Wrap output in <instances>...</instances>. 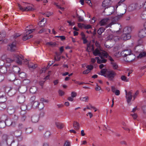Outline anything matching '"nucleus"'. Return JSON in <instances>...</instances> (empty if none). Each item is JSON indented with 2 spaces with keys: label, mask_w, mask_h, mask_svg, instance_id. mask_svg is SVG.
I'll return each instance as SVG.
<instances>
[{
  "label": "nucleus",
  "mask_w": 146,
  "mask_h": 146,
  "mask_svg": "<svg viewBox=\"0 0 146 146\" xmlns=\"http://www.w3.org/2000/svg\"><path fill=\"white\" fill-rule=\"evenodd\" d=\"M94 46L93 44H92L90 43L87 44V50L88 51L90 52L91 50L94 51Z\"/></svg>",
  "instance_id": "obj_20"
},
{
  "label": "nucleus",
  "mask_w": 146,
  "mask_h": 146,
  "mask_svg": "<svg viewBox=\"0 0 146 146\" xmlns=\"http://www.w3.org/2000/svg\"><path fill=\"white\" fill-rule=\"evenodd\" d=\"M146 56V53L145 52H143L140 53L138 56V58H141L142 57H144Z\"/></svg>",
  "instance_id": "obj_48"
},
{
  "label": "nucleus",
  "mask_w": 146,
  "mask_h": 146,
  "mask_svg": "<svg viewBox=\"0 0 146 146\" xmlns=\"http://www.w3.org/2000/svg\"><path fill=\"white\" fill-rule=\"evenodd\" d=\"M18 144V143L17 141H15L12 138L11 139H9L7 145H10L11 146H17Z\"/></svg>",
  "instance_id": "obj_14"
},
{
  "label": "nucleus",
  "mask_w": 146,
  "mask_h": 146,
  "mask_svg": "<svg viewBox=\"0 0 146 146\" xmlns=\"http://www.w3.org/2000/svg\"><path fill=\"white\" fill-rule=\"evenodd\" d=\"M13 84L16 86H19L21 84V81L19 79L14 80L13 81Z\"/></svg>",
  "instance_id": "obj_36"
},
{
  "label": "nucleus",
  "mask_w": 146,
  "mask_h": 146,
  "mask_svg": "<svg viewBox=\"0 0 146 146\" xmlns=\"http://www.w3.org/2000/svg\"><path fill=\"white\" fill-rule=\"evenodd\" d=\"M16 137L18 141H22L23 138V137L22 135L17 137Z\"/></svg>",
  "instance_id": "obj_61"
},
{
  "label": "nucleus",
  "mask_w": 146,
  "mask_h": 146,
  "mask_svg": "<svg viewBox=\"0 0 146 146\" xmlns=\"http://www.w3.org/2000/svg\"><path fill=\"white\" fill-rule=\"evenodd\" d=\"M70 142L68 141H66L64 143V146H70Z\"/></svg>",
  "instance_id": "obj_62"
},
{
  "label": "nucleus",
  "mask_w": 146,
  "mask_h": 146,
  "mask_svg": "<svg viewBox=\"0 0 146 146\" xmlns=\"http://www.w3.org/2000/svg\"><path fill=\"white\" fill-rule=\"evenodd\" d=\"M131 31V29L130 27H126L123 29V34H130Z\"/></svg>",
  "instance_id": "obj_18"
},
{
  "label": "nucleus",
  "mask_w": 146,
  "mask_h": 146,
  "mask_svg": "<svg viewBox=\"0 0 146 146\" xmlns=\"http://www.w3.org/2000/svg\"><path fill=\"white\" fill-rule=\"evenodd\" d=\"M7 100V97L3 92H0V102L3 103Z\"/></svg>",
  "instance_id": "obj_10"
},
{
  "label": "nucleus",
  "mask_w": 146,
  "mask_h": 146,
  "mask_svg": "<svg viewBox=\"0 0 146 146\" xmlns=\"http://www.w3.org/2000/svg\"><path fill=\"white\" fill-rule=\"evenodd\" d=\"M138 36L141 38H143L146 36V29L141 30L139 33Z\"/></svg>",
  "instance_id": "obj_13"
},
{
  "label": "nucleus",
  "mask_w": 146,
  "mask_h": 146,
  "mask_svg": "<svg viewBox=\"0 0 146 146\" xmlns=\"http://www.w3.org/2000/svg\"><path fill=\"white\" fill-rule=\"evenodd\" d=\"M121 79L123 80L126 82H128V79L125 76H122L121 77Z\"/></svg>",
  "instance_id": "obj_52"
},
{
  "label": "nucleus",
  "mask_w": 146,
  "mask_h": 146,
  "mask_svg": "<svg viewBox=\"0 0 146 146\" xmlns=\"http://www.w3.org/2000/svg\"><path fill=\"white\" fill-rule=\"evenodd\" d=\"M7 111L8 113L9 114L12 115L14 113L15 111V110L13 107H12L11 106H10L8 107Z\"/></svg>",
  "instance_id": "obj_22"
},
{
  "label": "nucleus",
  "mask_w": 146,
  "mask_h": 146,
  "mask_svg": "<svg viewBox=\"0 0 146 146\" xmlns=\"http://www.w3.org/2000/svg\"><path fill=\"white\" fill-rule=\"evenodd\" d=\"M116 73L113 70H109L107 72L106 77L110 81H113Z\"/></svg>",
  "instance_id": "obj_2"
},
{
  "label": "nucleus",
  "mask_w": 146,
  "mask_h": 146,
  "mask_svg": "<svg viewBox=\"0 0 146 146\" xmlns=\"http://www.w3.org/2000/svg\"><path fill=\"white\" fill-rule=\"evenodd\" d=\"M73 127L75 130H79L80 127L79 123L76 121H74L73 123Z\"/></svg>",
  "instance_id": "obj_25"
},
{
  "label": "nucleus",
  "mask_w": 146,
  "mask_h": 146,
  "mask_svg": "<svg viewBox=\"0 0 146 146\" xmlns=\"http://www.w3.org/2000/svg\"><path fill=\"white\" fill-rule=\"evenodd\" d=\"M84 27L85 29H89L92 28L91 25H84Z\"/></svg>",
  "instance_id": "obj_58"
},
{
  "label": "nucleus",
  "mask_w": 146,
  "mask_h": 146,
  "mask_svg": "<svg viewBox=\"0 0 146 146\" xmlns=\"http://www.w3.org/2000/svg\"><path fill=\"white\" fill-rule=\"evenodd\" d=\"M89 98L88 96L81 98H80V99L81 101L85 102H88L89 100Z\"/></svg>",
  "instance_id": "obj_46"
},
{
  "label": "nucleus",
  "mask_w": 146,
  "mask_h": 146,
  "mask_svg": "<svg viewBox=\"0 0 146 146\" xmlns=\"http://www.w3.org/2000/svg\"><path fill=\"white\" fill-rule=\"evenodd\" d=\"M141 17L143 19L146 18V10H144L142 13Z\"/></svg>",
  "instance_id": "obj_50"
},
{
  "label": "nucleus",
  "mask_w": 146,
  "mask_h": 146,
  "mask_svg": "<svg viewBox=\"0 0 146 146\" xmlns=\"http://www.w3.org/2000/svg\"><path fill=\"white\" fill-rule=\"evenodd\" d=\"M101 56H102L103 58L104 57H106V58L108 56V54L106 52V53H103V52H101Z\"/></svg>",
  "instance_id": "obj_63"
},
{
  "label": "nucleus",
  "mask_w": 146,
  "mask_h": 146,
  "mask_svg": "<svg viewBox=\"0 0 146 146\" xmlns=\"http://www.w3.org/2000/svg\"><path fill=\"white\" fill-rule=\"evenodd\" d=\"M131 38V35L129 34H123L121 36V39L125 40L129 39Z\"/></svg>",
  "instance_id": "obj_16"
},
{
  "label": "nucleus",
  "mask_w": 146,
  "mask_h": 146,
  "mask_svg": "<svg viewBox=\"0 0 146 146\" xmlns=\"http://www.w3.org/2000/svg\"><path fill=\"white\" fill-rule=\"evenodd\" d=\"M46 45H49L53 47L56 45V43L55 42H48L46 43Z\"/></svg>",
  "instance_id": "obj_49"
},
{
  "label": "nucleus",
  "mask_w": 146,
  "mask_h": 146,
  "mask_svg": "<svg viewBox=\"0 0 146 146\" xmlns=\"http://www.w3.org/2000/svg\"><path fill=\"white\" fill-rule=\"evenodd\" d=\"M53 4L55 5L58 8L60 9L62 11H64V8L60 7V5L58 4L57 3L54 2L53 3Z\"/></svg>",
  "instance_id": "obj_51"
},
{
  "label": "nucleus",
  "mask_w": 146,
  "mask_h": 146,
  "mask_svg": "<svg viewBox=\"0 0 146 146\" xmlns=\"http://www.w3.org/2000/svg\"><path fill=\"white\" fill-rule=\"evenodd\" d=\"M22 131L20 130H17L14 132V135L16 137L22 135Z\"/></svg>",
  "instance_id": "obj_32"
},
{
  "label": "nucleus",
  "mask_w": 146,
  "mask_h": 146,
  "mask_svg": "<svg viewBox=\"0 0 146 146\" xmlns=\"http://www.w3.org/2000/svg\"><path fill=\"white\" fill-rule=\"evenodd\" d=\"M17 100L19 103H22L25 101V96L21 94L18 96Z\"/></svg>",
  "instance_id": "obj_12"
},
{
  "label": "nucleus",
  "mask_w": 146,
  "mask_h": 146,
  "mask_svg": "<svg viewBox=\"0 0 146 146\" xmlns=\"http://www.w3.org/2000/svg\"><path fill=\"white\" fill-rule=\"evenodd\" d=\"M125 91L126 94L125 97L127 99V103H129L131 102L132 98V93L131 91H129L127 93L126 90H125Z\"/></svg>",
  "instance_id": "obj_8"
},
{
  "label": "nucleus",
  "mask_w": 146,
  "mask_h": 146,
  "mask_svg": "<svg viewBox=\"0 0 146 146\" xmlns=\"http://www.w3.org/2000/svg\"><path fill=\"white\" fill-rule=\"evenodd\" d=\"M101 48H97L95 50L92 51L94 55L95 56H101Z\"/></svg>",
  "instance_id": "obj_17"
},
{
  "label": "nucleus",
  "mask_w": 146,
  "mask_h": 146,
  "mask_svg": "<svg viewBox=\"0 0 146 146\" xmlns=\"http://www.w3.org/2000/svg\"><path fill=\"white\" fill-rule=\"evenodd\" d=\"M17 43L16 40L13 41L8 45V49L11 52L15 51L17 49Z\"/></svg>",
  "instance_id": "obj_6"
},
{
  "label": "nucleus",
  "mask_w": 146,
  "mask_h": 146,
  "mask_svg": "<svg viewBox=\"0 0 146 146\" xmlns=\"http://www.w3.org/2000/svg\"><path fill=\"white\" fill-rule=\"evenodd\" d=\"M0 38L3 39L4 38H5L6 36V33L5 32H3L1 34H0Z\"/></svg>",
  "instance_id": "obj_57"
},
{
  "label": "nucleus",
  "mask_w": 146,
  "mask_h": 146,
  "mask_svg": "<svg viewBox=\"0 0 146 146\" xmlns=\"http://www.w3.org/2000/svg\"><path fill=\"white\" fill-rule=\"evenodd\" d=\"M18 6L19 9L22 11H33L34 10L33 8L30 6H28L24 8L19 4H18Z\"/></svg>",
  "instance_id": "obj_7"
},
{
  "label": "nucleus",
  "mask_w": 146,
  "mask_h": 146,
  "mask_svg": "<svg viewBox=\"0 0 146 146\" xmlns=\"http://www.w3.org/2000/svg\"><path fill=\"white\" fill-rule=\"evenodd\" d=\"M33 131V129L31 127H29L26 129V133L27 134L31 133Z\"/></svg>",
  "instance_id": "obj_45"
},
{
  "label": "nucleus",
  "mask_w": 146,
  "mask_h": 146,
  "mask_svg": "<svg viewBox=\"0 0 146 146\" xmlns=\"http://www.w3.org/2000/svg\"><path fill=\"white\" fill-rule=\"evenodd\" d=\"M5 121L1 120L0 121V128L2 129L4 128L5 127Z\"/></svg>",
  "instance_id": "obj_41"
},
{
  "label": "nucleus",
  "mask_w": 146,
  "mask_h": 146,
  "mask_svg": "<svg viewBox=\"0 0 146 146\" xmlns=\"http://www.w3.org/2000/svg\"><path fill=\"white\" fill-rule=\"evenodd\" d=\"M39 119V116L38 115H34L31 117V120L33 122L36 123L37 122Z\"/></svg>",
  "instance_id": "obj_21"
},
{
  "label": "nucleus",
  "mask_w": 146,
  "mask_h": 146,
  "mask_svg": "<svg viewBox=\"0 0 146 146\" xmlns=\"http://www.w3.org/2000/svg\"><path fill=\"white\" fill-rule=\"evenodd\" d=\"M108 71L106 69L104 68L102 69L101 70L100 73H99L98 74L106 77L107 72Z\"/></svg>",
  "instance_id": "obj_27"
},
{
  "label": "nucleus",
  "mask_w": 146,
  "mask_h": 146,
  "mask_svg": "<svg viewBox=\"0 0 146 146\" xmlns=\"http://www.w3.org/2000/svg\"><path fill=\"white\" fill-rule=\"evenodd\" d=\"M31 104L32 107L33 108L35 109L38 108L39 109H41L42 108H41L39 107V106L43 105V103L41 102V103H39L37 101H35L34 102H33L31 103Z\"/></svg>",
  "instance_id": "obj_11"
},
{
  "label": "nucleus",
  "mask_w": 146,
  "mask_h": 146,
  "mask_svg": "<svg viewBox=\"0 0 146 146\" xmlns=\"http://www.w3.org/2000/svg\"><path fill=\"white\" fill-rule=\"evenodd\" d=\"M137 4H133L131 5L128 7V8L130 11L134 10L136 8Z\"/></svg>",
  "instance_id": "obj_28"
},
{
  "label": "nucleus",
  "mask_w": 146,
  "mask_h": 146,
  "mask_svg": "<svg viewBox=\"0 0 146 146\" xmlns=\"http://www.w3.org/2000/svg\"><path fill=\"white\" fill-rule=\"evenodd\" d=\"M14 60L16 61L17 63L19 64H22V61L24 60V57L22 55H19L16 54L13 55Z\"/></svg>",
  "instance_id": "obj_4"
},
{
  "label": "nucleus",
  "mask_w": 146,
  "mask_h": 146,
  "mask_svg": "<svg viewBox=\"0 0 146 146\" xmlns=\"http://www.w3.org/2000/svg\"><path fill=\"white\" fill-rule=\"evenodd\" d=\"M56 55L54 57V59L55 60L59 61V60L61 58V57L60 56L61 54H60L57 52H56Z\"/></svg>",
  "instance_id": "obj_35"
},
{
  "label": "nucleus",
  "mask_w": 146,
  "mask_h": 146,
  "mask_svg": "<svg viewBox=\"0 0 146 146\" xmlns=\"http://www.w3.org/2000/svg\"><path fill=\"white\" fill-rule=\"evenodd\" d=\"M108 40H112L113 39H114V40H115L116 39H117L118 40L119 39L118 37L116 36L114 37L112 35H110L109 36H108Z\"/></svg>",
  "instance_id": "obj_37"
},
{
  "label": "nucleus",
  "mask_w": 146,
  "mask_h": 146,
  "mask_svg": "<svg viewBox=\"0 0 146 146\" xmlns=\"http://www.w3.org/2000/svg\"><path fill=\"white\" fill-rule=\"evenodd\" d=\"M7 77L9 80L11 81H13L16 79V77L15 74L13 73L8 74Z\"/></svg>",
  "instance_id": "obj_19"
},
{
  "label": "nucleus",
  "mask_w": 146,
  "mask_h": 146,
  "mask_svg": "<svg viewBox=\"0 0 146 146\" xmlns=\"http://www.w3.org/2000/svg\"><path fill=\"white\" fill-rule=\"evenodd\" d=\"M50 62H51V61H49L48 63V66L46 67H45L46 70L48 69L49 68L50 66H51L54 63V61H52L51 62L52 63L51 64L50 63Z\"/></svg>",
  "instance_id": "obj_54"
},
{
  "label": "nucleus",
  "mask_w": 146,
  "mask_h": 146,
  "mask_svg": "<svg viewBox=\"0 0 146 146\" xmlns=\"http://www.w3.org/2000/svg\"><path fill=\"white\" fill-rule=\"evenodd\" d=\"M27 63L28 64V67L30 68L35 69L37 67V65L36 64H35L31 62L29 63V62H28Z\"/></svg>",
  "instance_id": "obj_29"
},
{
  "label": "nucleus",
  "mask_w": 146,
  "mask_h": 146,
  "mask_svg": "<svg viewBox=\"0 0 146 146\" xmlns=\"http://www.w3.org/2000/svg\"><path fill=\"white\" fill-rule=\"evenodd\" d=\"M121 54L124 57H126V60L127 61H131L134 59L131 56H134L131 53L130 50L128 49L124 50L121 52Z\"/></svg>",
  "instance_id": "obj_1"
},
{
  "label": "nucleus",
  "mask_w": 146,
  "mask_h": 146,
  "mask_svg": "<svg viewBox=\"0 0 146 146\" xmlns=\"http://www.w3.org/2000/svg\"><path fill=\"white\" fill-rule=\"evenodd\" d=\"M5 91L9 96H12L15 94L17 90L14 88L7 86L5 88Z\"/></svg>",
  "instance_id": "obj_3"
},
{
  "label": "nucleus",
  "mask_w": 146,
  "mask_h": 146,
  "mask_svg": "<svg viewBox=\"0 0 146 146\" xmlns=\"http://www.w3.org/2000/svg\"><path fill=\"white\" fill-rule=\"evenodd\" d=\"M9 139H11V138H10L7 135L4 134L2 136L1 142L7 145Z\"/></svg>",
  "instance_id": "obj_9"
},
{
  "label": "nucleus",
  "mask_w": 146,
  "mask_h": 146,
  "mask_svg": "<svg viewBox=\"0 0 146 146\" xmlns=\"http://www.w3.org/2000/svg\"><path fill=\"white\" fill-rule=\"evenodd\" d=\"M36 91V88L35 86H33L31 87L30 89L29 90L30 92L33 94L35 93Z\"/></svg>",
  "instance_id": "obj_33"
},
{
  "label": "nucleus",
  "mask_w": 146,
  "mask_h": 146,
  "mask_svg": "<svg viewBox=\"0 0 146 146\" xmlns=\"http://www.w3.org/2000/svg\"><path fill=\"white\" fill-rule=\"evenodd\" d=\"M108 20V19L107 18L104 19L102 20L100 22V26H103L106 24Z\"/></svg>",
  "instance_id": "obj_31"
},
{
  "label": "nucleus",
  "mask_w": 146,
  "mask_h": 146,
  "mask_svg": "<svg viewBox=\"0 0 146 146\" xmlns=\"http://www.w3.org/2000/svg\"><path fill=\"white\" fill-rule=\"evenodd\" d=\"M8 68L5 66H3L0 68V72L3 74H5L7 71Z\"/></svg>",
  "instance_id": "obj_24"
},
{
  "label": "nucleus",
  "mask_w": 146,
  "mask_h": 146,
  "mask_svg": "<svg viewBox=\"0 0 146 146\" xmlns=\"http://www.w3.org/2000/svg\"><path fill=\"white\" fill-rule=\"evenodd\" d=\"M44 18L43 19L38 23V24L40 26V27H44L45 25V23H46V21L44 22Z\"/></svg>",
  "instance_id": "obj_30"
},
{
  "label": "nucleus",
  "mask_w": 146,
  "mask_h": 146,
  "mask_svg": "<svg viewBox=\"0 0 146 146\" xmlns=\"http://www.w3.org/2000/svg\"><path fill=\"white\" fill-rule=\"evenodd\" d=\"M139 94V92L138 91H137L135 93V94L133 96V100H134L135 98H136L137 96Z\"/></svg>",
  "instance_id": "obj_60"
},
{
  "label": "nucleus",
  "mask_w": 146,
  "mask_h": 146,
  "mask_svg": "<svg viewBox=\"0 0 146 146\" xmlns=\"http://www.w3.org/2000/svg\"><path fill=\"white\" fill-rule=\"evenodd\" d=\"M5 125L10 126L11 125L12 123L10 119H6L5 121Z\"/></svg>",
  "instance_id": "obj_39"
},
{
  "label": "nucleus",
  "mask_w": 146,
  "mask_h": 146,
  "mask_svg": "<svg viewBox=\"0 0 146 146\" xmlns=\"http://www.w3.org/2000/svg\"><path fill=\"white\" fill-rule=\"evenodd\" d=\"M111 4V3L110 0H105L103 1L102 4V6L103 7L106 8L104 12L106 13L105 11H110V8H108L110 6Z\"/></svg>",
  "instance_id": "obj_5"
},
{
  "label": "nucleus",
  "mask_w": 146,
  "mask_h": 146,
  "mask_svg": "<svg viewBox=\"0 0 146 146\" xmlns=\"http://www.w3.org/2000/svg\"><path fill=\"white\" fill-rule=\"evenodd\" d=\"M18 90L20 93H24L27 90V87L25 85H22L19 87Z\"/></svg>",
  "instance_id": "obj_15"
},
{
  "label": "nucleus",
  "mask_w": 146,
  "mask_h": 146,
  "mask_svg": "<svg viewBox=\"0 0 146 146\" xmlns=\"http://www.w3.org/2000/svg\"><path fill=\"white\" fill-rule=\"evenodd\" d=\"M56 125L58 129H61L63 128V125L60 123L56 122Z\"/></svg>",
  "instance_id": "obj_44"
},
{
  "label": "nucleus",
  "mask_w": 146,
  "mask_h": 146,
  "mask_svg": "<svg viewBox=\"0 0 146 146\" xmlns=\"http://www.w3.org/2000/svg\"><path fill=\"white\" fill-rule=\"evenodd\" d=\"M18 74L19 77L22 78H23L25 76V74L24 72H20Z\"/></svg>",
  "instance_id": "obj_55"
},
{
  "label": "nucleus",
  "mask_w": 146,
  "mask_h": 146,
  "mask_svg": "<svg viewBox=\"0 0 146 146\" xmlns=\"http://www.w3.org/2000/svg\"><path fill=\"white\" fill-rule=\"evenodd\" d=\"M77 93L74 92H72L71 93V96L72 97L74 98L76 96Z\"/></svg>",
  "instance_id": "obj_64"
},
{
  "label": "nucleus",
  "mask_w": 146,
  "mask_h": 146,
  "mask_svg": "<svg viewBox=\"0 0 146 146\" xmlns=\"http://www.w3.org/2000/svg\"><path fill=\"white\" fill-rule=\"evenodd\" d=\"M105 30V29L103 27H101L97 31V33L99 35H101Z\"/></svg>",
  "instance_id": "obj_40"
},
{
  "label": "nucleus",
  "mask_w": 146,
  "mask_h": 146,
  "mask_svg": "<svg viewBox=\"0 0 146 146\" xmlns=\"http://www.w3.org/2000/svg\"><path fill=\"white\" fill-rule=\"evenodd\" d=\"M27 35V34L24 35L22 38L23 40H26L32 37L33 36V35H30L28 36Z\"/></svg>",
  "instance_id": "obj_34"
},
{
  "label": "nucleus",
  "mask_w": 146,
  "mask_h": 146,
  "mask_svg": "<svg viewBox=\"0 0 146 146\" xmlns=\"http://www.w3.org/2000/svg\"><path fill=\"white\" fill-rule=\"evenodd\" d=\"M51 135L50 132L48 131H46L44 135V137L45 139H47L50 137Z\"/></svg>",
  "instance_id": "obj_38"
},
{
  "label": "nucleus",
  "mask_w": 146,
  "mask_h": 146,
  "mask_svg": "<svg viewBox=\"0 0 146 146\" xmlns=\"http://www.w3.org/2000/svg\"><path fill=\"white\" fill-rule=\"evenodd\" d=\"M12 118L14 121L15 122L17 121L18 119V116L16 115H14L12 116Z\"/></svg>",
  "instance_id": "obj_59"
},
{
  "label": "nucleus",
  "mask_w": 146,
  "mask_h": 146,
  "mask_svg": "<svg viewBox=\"0 0 146 146\" xmlns=\"http://www.w3.org/2000/svg\"><path fill=\"white\" fill-rule=\"evenodd\" d=\"M6 107V105L4 102L0 104V109L1 110L5 109Z\"/></svg>",
  "instance_id": "obj_43"
},
{
  "label": "nucleus",
  "mask_w": 146,
  "mask_h": 146,
  "mask_svg": "<svg viewBox=\"0 0 146 146\" xmlns=\"http://www.w3.org/2000/svg\"><path fill=\"white\" fill-rule=\"evenodd\" d=\"M8 64H9V65H7V66H8V68H7L9 69V70H8V72L10 73H12L13 71L12 70H11V69H12V68H13V67H9V66L11 65V64L10 63Z\"/></svg>",
  "instance_id": "obj_56"
},
{
  "label": "nucleus",
  "mask_w": 146,
  "mask_h": 146,
  "mask_svg": "<svg viewBox=\"0 0 146 146\" xmlns=\"http://www.w3.org/2000/svg\"><path fill=\"white\" fill-rule=\"evenodd\" d=\"M111 63L113 69L115 70L117 69L118 68V66L116 62H111Z\"/></svg>",
  "instance_id": "obj_42"
},
{
  "label": "nucleus",
  "mask_w": 146,
  "mask_h": 146,
  "mask_svg": "<svg viewBox=\"0 0 146 146\" xmlns=\"http://www.w3.org/2000/svg\"><path fill=\"white\" fill-rule=\"evenodd\" d=\"M21 35L19 33H16L14 35H13L11 37V38H13V39H15L17 37H19Z\"/></svg>",
  "instance_id": "obj_53"
},
{
  "label": "nucleus",
  "mask_w": 146,
  "mask_h": 146,
  "mask_svg": "<svg viewBox=\"0 0 146 146\" xmlns=\"http://www.w3.org/2000/svg\"><path fill=\"white\" fill-rule=\"evenodd\" d=\"M101 58V59L97 60V63L98 64H100L102 63H105L107 61V59L104 58L102 56H100Z\"/></svg>",
  "instance_id": "obj_26"
},
{
  "label": "nucleus",
  "mask_w": 146,
  "mask_h": 146,
  "mask_svg": "<svg viewBox=\"0 0 146 146\" xmlns=\"http://www.w3.org/2000/svg\"><path fill=\"white\" fill-rule=\"evenodd\" d=\"M20 108L22 111H25L27 109V106L25 104H22L20 106Z\"/></svg>",
  "instance_id": "obj_47"
},
{
  "label": "nucleus",
  "mask_w": 146,
  "mask_h": 146,
  "mask_svg": "<svg viewBox=\"0 0 146 146\" xmlns=\"http://www.w3.org/2000/svg\"><path fill=\"white\" fill-rule=\"evenodd\" d=\"M12 70L13 72L16 74H18L20 71V69L17 66H14L12 68Z\"/></svg>",
  "instance_id": "obj_23"
}]
</instances>
